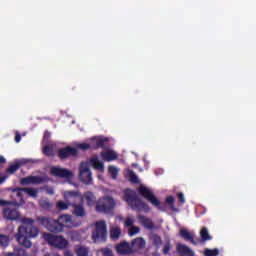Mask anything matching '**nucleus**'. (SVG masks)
<instances>
[{
	"label": "nucleus",
	"mask_w": 256,
	"mask_h": 256,
	"mask_svg": "<svg viewBox=\"0 0 256 256\" xmlns=\"http://www.w3.org/2000/svg\"><path fill=\"white\" fill-rule=\"evenodd\" d=\"M115 209V200L111 196H106L96 205L97 213H111Z\"/></svg>",
	"instance_id": "8"
},
{
	"label": "nucleus",
	"mask_w": 256,
	"mask_h": 256,
	"mask_svg": "<svg viewBox=\"0 0 256 256\" xmlns=\"http://www.w3.org/2000/svg\"><path fill=\"white\" fill-rule=\"evenodd\" d=\"M21 185H39L40 183H43V178L39 176H28L24 177L20 180Z\"/></svg>",
	"instance_id": "16"
},
{
	"label": "nucleus",
	"mask_w": 256,
	"mask_h": 256,
	"mask_svg": "<svg viewBox=\"0 0 256 256\" xmlns=\"http://www.w3.org/2000/svg\"><path fill=\"white\" fill-rule=\"evenodd\" d=\"M77 155H79V151L77 148H73L71 146H66L58 150V157L62 161L69 159V157H77Z\"/></svg>",
	"instance_id": "12"
},
{
	"label": "nucleus",
	"mask_w": 256,
	"mask_h": 256,
	"mask_svg": "<svg viewBox=\"0 0 256 256\" xmlns=\"http://www.w3.org/2000/svg\"><path fill=\"white\" fill-rule=\"evenodd\" d=\"M180 235L183 237V239H187V241H190L192 245H197V242H195V239H193V236L191 235V233H189V231L181 229Z\"/></svg>",
	"instance_id": "24"
},
{
	"label": "nucleus",
	"mask_w": 256,
	"mask_h": 256,
	"mask_svg": "<svg viewBox=\"0 0 256 256\" xmlns=\"http://www.w3.org/2000/svg\"><path fill=\"white\" fill-rule=\"evenodd\" d=\"M151 241H152L153 245H155V247H159L163 243V240L161 239V236H159L157 234H153L151 236Z\"/></svg>",
	"instance_id": "31"
},
{
	"label": "nucleus",
	"mask_w": 256,
	"mask_h": 256,
	"mask_svg": "<svg viewBox=\"0 0 256 256\" xmlns=\"http://www.w3.org/2000/svg\"><path fill=\"white\" fill-rule=\"evenodd\" d=\"M137 218L139 219L140 223L145 227V229H149V231H153L155 229V223L150 218H147L143 215H138Z\"/></svg>",
	"instance_id": "17"
},
{
	"label": "nucleus",
	"mask_w": 256,
	"mask_h": 256,
	"mask_svg": "<svg viewBox=\"0 0 256 256\" xmlns=\"http://www.w3.org/2000/svg\"><path fill=\"white\" fill-rule=\"evenodd\" d=\"M44 240L51 247H55L56 249H67L69 247V241L65 239L63 236H57L51 233L43 234Z\"/></svg>",
	"instance_id": "5"
},
{
	"label": "nucleus",
	"mask_w": 256,
	"mask_h": 256,
	"mask_svg": "<svg viewBox=\"0 0 256 256\" xmlns=\"http://www.w3.org/2000/svg\"><path fill=\"white\" fill-rule=\"evenodd\" d=\"M64 256H73V252H71V250H66Z\"/></svg>",
	"instance_id": "50"
},
{
	"label": "nucleus",
	"mask_w": 256,
	"mask_h": 256,
	"mask_svg": "<svg viewBox=\"0 0 256 256\" xmlns=\"http://www.w3.org/2000/svg\"><path fill=\"white\" fill-rule=\"evenodd\" d=\"M123 199L129 207H131L132 211H137L138 213H149V211H151L149 204L141 200V198L137 196V192H135V190L130 188L125 189Z\"/></svg>",
	"instance_id": "3"
},
{
	"label": "nucleus",
	"mask_w": 256,
	"mask_h": 256,
	"mask_svg": "<svg viewBox=\"0 0 256 256\" xmlns=\"http://www.w3.org/2000/svg\"><path fill=\"white\" fill-rule=\"evenodd\" d=\"M99 253H102V256H114L113 250L109 247L100 248Z\"/></svg>",
	"instance_id": "33"
},
{
	"label": "nucleus",
	"mask_w": 256,
	"mask_h": 256,
	"mask_svg": "<svg viewBox=\"0 0 256 256\" xmlns=\"http://www.w3.org/2000/svg\"><path fill=\"white\" fill-rule=\"evenodd\" d=\"M79 179L85 185H91L93 183V174L86 162H82L79 167Z\"/></svg>",
	"instance_id": "10"
},
{
	"label": "nucleus",
	"mask_w": 256,
	"mask_h": 256,
	"mask_svg": "<svg viewBox=\"0 0 256 256\" xmlns=\"http://www.w3.org/2000/svg\"><path fill=\"white\" fill-rule=\"evenodd\" d=\"M108 171L113 177V179H115L117 177V174L119 173V170H117L115 166H109Z\"/></svg>",
	"instance_id": "40"
},
{
	"label": "nucleus",
	"mask_w": 256,
	"mask_h": 256,
	"mask_svg": "<svg viewBox=\"0 0 256 256\" xmlns=\"http://www.w3.org/2000/svg\"><path fill=\"white\" fill-rule=\"evenodd\" d=\"M23 191L26 195H29V197H33L34 199H37L39 195V190H37V188H24Z\"/></svg>",
	"instance_id": "27"
},
{
	"label": "nucleus",
	"mask_w": 256,
	"mask_h": 256,
	"mask_svg": "<svg viewBox=\"0 0 256 256\" xmlns=\"http://www.w3.org/2000/svg\"><path fill=\"white\" fill-rule=\"evenodd\" d=\"M145 245H146L145 239H143L142 237H138L132 240L130 248L132 250V253H137L142 249H145Z\"/></svg>",
	"instance_id": "14"
},
{
	"label": "nucleus",
	"mask_w": 256,
	"mask_h": 256,
	"mask_svg": "<svg viewBox=\"0 0 256 256\" xmlns=\"http://www.w3.org/2000/svg\"><path fill=\"white\" fill-rule=\"evenodd\" d=\"M10 241L11 239L9 238V236L5 234H0V247H3L4 249L6 247H9Z\"/></svg>",
	"instance_id": "28"
},
{
	"label": "nucleus",
	"mask_w": 256,
	"mask_h": 256,
	"mask_svg": "<svg viewBox=\"0 0 256 256\" xmlns=\"http://www.w3.org/2000/svg\"><path fill=\"white\" fill-rule=\"evenodd\" d=\"M140 229L137 226H131L128 234L130 235V237H133V235H137V233H139Z\"/></svg>",
	"instance_id": "41"
},
{
	"label": "nucleus",
	"mask_w": 256,
	"mask_h": 256,
	"mask_svg": "<svg viewBox=\"0 0 256 256\" xmlns=\"http://www.w3.org/2000/svg\"><path fill=\"white\" fill-rule=\"evenodd\" d=\"M134 223H135V220H133V218H126V220H125L126 227H133Z\"/></svg>",
	"instance_id": "43"
},
{
	"label": "nucleus",
	"mask_w": 256,
	"mask_h": 256,
	"mask_svg": "<svg viewBox=\"0 0 256 256\" xmlns=\"http://www.w3.org/2000/svg\"><path fill=\"white\" fill-rule=\"evenodd\" d=\"M43 137H44V141H47V139H49V137H51V132L46 130L44 132V136Z\"/></svg>",
	"instance_id": "45"
},
{
	"label": "nucleus",
	"mask_w": 256,
	"mask_h": 256,
	"mask_svg": "<svg viewBox=\"0 0 256 256\" xmlns=\"http://www.w3.org/2000/svg\"><path fill=\"white\" fill-rule=\"evenodd\" d=\"M178 201L183 205L185 204V195L182 192L177 194Z\"/></svg>",
	"instance_id": "44"
},
{
	"label": "nucleus",
	"mask_w": 256,
	"mask_h": 256,
	"mask_svg": "<svg viewBox=\"0 0 256 256\" xmlns=\"http://www.w3.org/2000/svg\"><path fill=\"white\" fill-rule=\"evenodd\" d=\"M107 223L104 220L95 222V229L92 231V241L94 243H107Z\"/></svg>",
	"instance_id": "4"
},
{
	"label": "nucleus",
	"mask_w": 256,
	"mask_h": 256,
	"mask_svg": "<svg viewBox=\"0 0 256 256\" xmlns=\"http://www.w3.org/2000/svg\"><path fill=\"white\" fill-rule=\"evenodd\" d=\"M36 220L42 227H45L47 231H50V233H63L65 227L68 229L73 227V216L70 214H63L59 216L57 220L47 216H39Z\"/></svg>",
	"instance_id": "2"
},
{
	"label": "nucleus",
	"mask_w": 256,
	"mask_h": 256,
	"mask_svg": "<svg viewBox=\"0 0 256 256\" xmlns=\"http://www.w3.org/2000/svg\"><path fill=\"white\" fill-rule=\"evenodd\" d=\"M80 195L78 191L64 192V201H58L56 203V209H58V211H67L69 207L73 206L74 199H77Z\"/></svg>",
	"instance_id": "6"
},
{
	"label": "nucleus",
	"mask_w": 256,
	"mask_h": 256,
	"mask_svg": "<svg viewBox=\"0 0 256 256\" xmlns=\"http://www.w3.org/2000/svg\"><path fill=\"white\" fill-rule=\"evenodd\" d=\"M44 256H49V254H45Z\"/></svg>",
	"instance_id": "51"
},
{
	"label": "nucleus",
	"mask_w": 256,
	"mask_h": 256,
	"mask_svg": "<svg viewBox=\"0 0 256 256\" xmlns=\"http://www.w3.org/2000/svg\"><path fill=\"white\" fill-rule=\"evenodd\" d=\"M71 213L74 217H77L78 219H85V217H87V210H85V206H83V204H77L75 199L72 202Z\"/></svg>",
	"instance_id": "13"
},
{
	"label": "nucleus",
	"mask_w": 256,
	"mask_h": 256,
	"mask_svg": "<svg viewBox=\"0 0 256 256\" xmlns=\"http://www.w3.org/2000/svg\"><path fill=\"white\" fill-rule=\"evenodd\" d=\"M4 256H21V255L15 253V252H8Z\"/></svg>",
	"instance_id": "47"
},
{
	"label": "nucleus",
	"mask_w": 256,
	"mask_h": 256,
	"mask_svg": "<svg viewBox=\"0 0 256 256\" xmlns=\"http://www.w3.org/2000/svg\"><path fill=\"white\" fill-rule=\"evenodd\" d=\"M50 173L53 177H59L60 179H73V171L68 170L67 168L53 166L50 169Z\"/></svg>",
	"instance_id": "11"
},
{
	"label": "nucleus",
	"mask_w": 256,
	"mask_h": 256,
	"mask_svg": "<svg viewBox=\"0 0 256 256\" xmlns=\"http://www.w3.org/2000/svg\"><path fill=\"white\" fill-rule=\"evenodd\" d=\"M107 140L105 139H94L92 143H94V146H92L93 149H103L105 147V142Z\"/></svg>",
	"instance_id": "30"
},
{
	"label": "nucleus",
	"mask_w": 256,
	"mask_h": 256,
	"mask_svg": "<svg viewBox=\"0 0 256 256\" xmlns=\"http://www.w3.org/2000/svg\"><path fill=\"white\" fill-rule=\"evenodd\" d=\"M43 153L46 155V157H53V147L45 146L43 148Z\"/></svg>",
	"instance_id": "37"
},
{
	"label": "nucleus",
	"mask_w": 256,
	"mask_h": 256,
	"mask_svg": "<svg viewBox=\"0 0 256 256\" xmlns=\"http://www.w3.org/2000/svg\"><path fill=\"white\" fill-rule=\"evenodd\" d=\"M101 155H102L104 161H108V162L115 161L119 158V155H117L115 153V151H113V150H108L106 152H102Z\"/></svg>",
	"instance_id": "21"
},
{
	"label": "nucleus",
	"mask_w": 256,
	"mask_h": 256,
	"mask_svg": "<svg viewBox=\"0 0 256 256\" xmlns=\"http://www.w3.org/2000/svg\"><path fill=\"white\" fill-rule=\"evenodd\" d=\"M118 255H131V245L129 242H121L115 246Z\"/></svg>",
	"instance_id": "15"
},
{
	"label": "nucleus",
	"mask_w": 256,
	"mask_h": 256,
	"mask_svg": "<svg viewBox=\"0 0 256 256\" xmlns=\"http://www.w3.org/2000/svg\"><path fill=\"white\" fill-rule=\"evenodd\" d=\"M19 202L17 205H7V207L3 208V217L7 219V221H17L21 219V213L18 210Z\"/></svg>",
	"instance_id": "9"
},
{
	"label": "nucleus",
	"mask_w": 256,
	"mask_h": 256,
	"mask_svg": "<svg viewBox=\"0 0 256 256\" xmlns=\"http://www.w3.org/2000/svg\"><path fill=\"white\" fill-rule=\"evenodd\" d=\"M5 179H7V177H6V176H2V175L0 174V185L3 184V183H5Z\"/></svg>",
	"instance_id": "49"
},
{
	"label": "nucleus",
	"mask_w": 256,
	"mask_h": 256,
	"mask_svg": "<svg viewBox=\"0 0 256 256\" xmlns=\"http://www.w3.org/2000/svg\"><path fill=\"white\" fill-rule=\"evenodd\" d=\"M21 141V134H16L15 135V142L19 143Z\"/></svg>",
	"instance_id": "46"
},
{
	"label": "nucleus",
	"mask_w": 256,
	"mask_h": 256,
	"mask_svg": "<svg viewBox=\"0 0 256 256\" xmlns=\"http://www.w3.org/2000/svg\"><path fill=\"white\" fill-rule=\"evenodd\" d=\"M7 205L17 206V201H7L0 199V207H7Z\"/></svg>",
	"instance_id": "38"
},
{
	"label": "nucleus",
	"mask_w": 256,
	"mask_h": 256,
	"mask_svg": "<svg viewBox=\"0 0 256 256\" xmlns=\"http://www.w3.org/2000/svg\"><path fill=\"white\" fill-rule=\"evenodd\" d=\"M5 163H7V160L5 159V157L0 156V165H3Z\"/></svg>",
	"instance_id": "48"
},
{
	"label": "nucleus",
	"mask_w": 256,
	"mask_h": 256,
	"mask_svg": "<svg viewBox=\"0 0 256 256\" xmlns=\"http://www.w3.org/2000/svg\"><path fill=\"white\" fill-rule=\"evenodd\" d=\"M129 182L134 184L139 183V177H137V174H135L134 172H131L129 175Z\"/></svg>",
	"instance_id": "39"
},
{
	"label": "nucleus",
	"mask_w": 256,
	"mask_h": 256,
	"mask_svg": "<svg viewBox=\"0 0 256 256\" xmlns=\"http://www.w3.org/2000/svg\"><path fill=\"white\" fill-rule=\"evenodd\" d=\"M92 146L88 143H78L76 144V149H80V151H89Z\"/></svg>",
	"instance_id": "34"
},
{
	"label": "nucleus",
	"mask_w": 256,
	"mask_h": 256,
	"mask_svg": "<svg viewBox=\"0 0 256 256\" xmlns=\"http://www.w3.org/2000/svg\"><path fill=\"white\" fill-rule=\"evenodd\" d=\"M23 225L18 227V232L15 235L19 245L26 249L33 247V242L29 239H35L39 236V228L35 226V220L33 218L24 217L21 219Z\"/></svg>",
	"instance_id": "1"
},
{
	"label": "nucleus",
	"mask_w": 256,
	"mask_h": 256,
	"mask_svg": "<svg viewBox=\"0 0 256 256\" xmlns=\"http://www.w3.org/2000/svg\"><path fill=\"white\" fill-rule=\"evenodd\" d=\"M82 198L86 201L87 205H89L90 207H93V205L97 203V197H95V194L91 191L85 192Z\"/></svg>",
	"instance_id": "19"
},
{
	"label": "nucleus",
	"mask_w": 256,
	"mask_h": 256,
	"mask_svg": "<svg viewBox=\"0 0 256 256\" xmlns=\"http://www.w3.org/2000/svg\"><path fill=\"white\" fill-rule=\"evenodd\" d=\"M165 202L170 205L172 211H175V198L173 196H167Z\"/></svg>",
	"instance_id": "35"
},
{
	"label": "nucleus",
	"mask_w": 256,
	"mask_h": 256,
	"mask_svg": "<svg viewBox=\"0 0 256 256\" xmlns=\"http://www.w3.org/2000/svg\"><path fill=\"white\" fill-rule=\"evenodd\" d=\"M176 251H177L180 255L195 256V252H193V250H191V248H189V246L184 245V244H178V245L176 246Z\"/></svg>",
	"instance_id": "18"
},
{
	"label": "nucleus",
	"mask_w": 256,
	"mask_h": 256,
	"mask_svg": "<svg viewBox=\"0 0 256 256\" xmlns=\"http://www.w3.org/2000/svg\"><path fill=\"white\" fill-rule=\"evenodd\" d=\"M74 251L77 256H89V248L85 246L77 245L75 246Z\"/></svg>",
	"instance_id": "22"
},
{
	"label": "nucleus",
	"mask_w": 256,
	"mask_h": 256,
	"mask_svg": "<svg viewBox=\"0 0 256 256\" xmlns=\"http://www.w3.org/2000/svg\"><path fill=\"white\" fill-rule=\"evenodd\" d=\"M22 163L21 162H15L14 164H11L7 170L6 173H8L9 175H13V173H16V171H19V169L21 168Z\"/></svg>",
	"instance_id": "25"
},
{
	"label": "nucleus",
	"mask_w": 256,
	"mask_h": 256,
	"mask_svg": "<svg viewBox=\"0 0 256 256\" xmlns=\"http://www.w3.org/2000/svg\"><path fill=\"white\" fill-rule=\"evenodd\" d=\"M25 188H14L13 194L18 198L20 201V204L25 203V200H23V193H25Z\"/></svg>",
	"instance_id": "26"
},
{
	"label": "nucleus",
	"mask_w": 256,
	"mask_h": 256,
	"mask_svg": "<svg viewBox=\"0 0 256 256\" xmlns=\"http://www.w3.org/2000/svg\"><path fill=\"white\" fill-rule=\"evenodd\" d=\"M200 237L202 241H211V235H209V230H207V227H203L200 230Z\"/></svg>",
	"instance_id": "29"
},
{
	"label": "nucleus",
	"mask_w": 256,
	"mask_h": 256,
	"mask_svg": "<svg viewBox=\"0 0 256 256\" xmlns=\"http://www.w3.org/2000/svg\"><path fill=\"white\" fill-rule=\"evenodd\" d=\"M121 238V228L120 227H114L110 230V239L112 241H119Z\"/></svg>",
	"instance_id": "23"
},
{
	"label": "nucleus",
	"mask_w": 256,
	"mask_h": 256,
	"mask_svg": "<svg viewBox=\"0 0 256 256\" xmlns=\"http://www.w3.org/2000/svg\"><path fill=\"white\" fill-rule=\"evenodd\" d=\"M90 165L96 171H105V164H103V162H101L97 157H92L90 159Z\"/></svg>",
	"instance_id": "20"
},
{
	"label": "nucleus",
	"mask_w": 256,
	"mask_h": 256,
	"mask_svg": "<svg viewBox=\"0 0 256 256\" xmlns=\"http://www.w3.org/2000/svg\"><path fill=\"white\" fill-rule=\"evenodd\" d=\"M204 255L205 256H217V255H219V249H213V250L206 249L204 251Z\"/></svg>",
	"instance_id": "36"
},
{
	"label": "nucleus",
	"mask_w": 256,
	"mask_h": 256,
	"mask_svg": "<svg viewBox=\"0 0 256 256\" xmlns=\"http://www.w3.org/2000/svg\"><path fill=\"white\" fill-rule=\"evenodd\" d=\"M137 193L140 195V197H143L145 200H147L148 203H151L153 207H160L161 201L157 199V196H155V193H153V191H151V189H149L148 187L141 184L137 188Z\"/></svg>",
	"instance_id": "7"
},
{
	"label": "nucleus",
	"mask_w": 256,
	"mask_h": 256,
	"mask_svg": "<svg viewBox=\"0 0 256 256\" xmlns=\"http://www.w3.org/2000/svg\"><path fill=\"white\" fill-rule=\"evenodd\" d=\"M163 254L168 255L169 251H171V244L168 242L163 247Z\"/></svg>",
	"instance_id": "42"
},
{
	"label": "nucleus",
	"mask_w": 256,
	"mask_h": 256,
	"mask_svg": "<svg viewBox=\"0 0 256 256\" xmlns=\"http://www.w3.org/2000/svg\"><path fill=\"white\" fill-rule=\"evenodd\" d=\"M39 205L42 209L46 210H48L50 207H53V204L48 199L40 200Z\"/></svg>",
	"instance_id": "32"
}]
</instances>
